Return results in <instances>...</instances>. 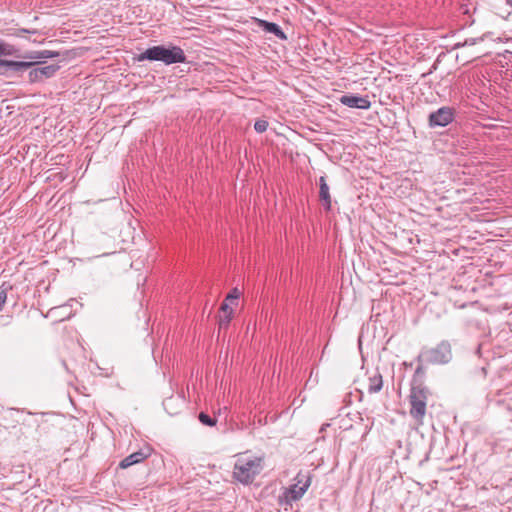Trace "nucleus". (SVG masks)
<instances>
[{
    "label": "nucleus",
    "instance_id": "nucleus-18",
    "mask_svg": "<svg viewBox=\"0 0 512 512\" xmlns=\"http://www.w3.org/2000/svg\"><path fill=\"white\" fill-rule=\"evenodd\" d=\"M199 421L206 426H215L217 423L216 418L210 417L208 414L201 412L198 416Z\"/></svg>",
    "mask_w": 512,
    "mask_h": 512
},
{
    "label": "nucleus",
    "instance_id": "nucleus-9",
    "mask_svg": "<svg viewBox=\"0 0 512 512\" xmlns=\"http://www.w3.org/2000/svg\"><path fill=\"white\" fill-rule=\"evenodd\" d=\"M339 101L341 104L350 108L367 109L370 106V101L367 98L352 94L342 95Z\"/></svg>",
    "mask_w": 512,
    "mask_h": 512
},
{
    "label": "nucleus",
    "instance_id": "nucleus-14",
    "mask_svg": "<svg viewBox=\"0 0 512 512\" xmlns=\"http://www.w3.org/2000/svg\"><path fill=\"white\" fill-rule=\"evenodd\" d=\"M261 26L263 27L264 31L268 33L274 34L276 37H278L281 40H285L287 38L286 34L282 31L280 26L273 22H268L265 20H261Z\"/></svg>",
    "mask_w": 512,
    "mask_h": 512
},
{
    "label": "nucleus",
    "instance_id": "nucleus-4",
    "mask_svg": "<svg viewBox=\"0 0 512 512\" xmlns=\"http://www.w3.org/2000/svg\"><path fill=\"white\" fill-rule=\"evenodd\" d=\"M451 358V345L445 340L434 348H424L419 355L420 361L432 364H446Z\"/></svg>",
    "mask_w": 512,
    "mask_h": 512
},
{
    "label": "nucleus",
    "instance_id": "nucleus-12",
    "mask_svg": "<svg viewBox=\"0 0 512 512\" xmlns=\"http://www.w3.org/2000/svg\"><path fill=\"white\" fill-rule=\"evenodd\" d=\"M319 200L326 211L331 210V195L325 176L319 178Z\"/></svg>",
    "mask_w": 512,
    "mask_h": 512
},
{
    "label": "nucleus",
    "instance_id": "nucleus-8",
    "mask_svg": "<svg viewBox=\"0 0 512 512\" xmlns=\"http://www.w3.org/2000/svg\"><path fill=\"white\" fill-rule=\"evenodd\" d=\"M59 68L60 66L57 64L33 68L28 73V80L30 83L42 82L45 79L53 77Z\"/></svg>",
    "mask_w": 512,
    "mask_h": 512
},
{
    "label": "nucleus",
    "instance_id": "nucleus-2",
    "mask_svg": "<svg viewBox=\"0 0 512 512\" xmlns=\"http://www.w3.org/2000/svg\"><path fill=\"white\" fill-rule=\"evenodd\" d=\"M138 62H142L145 60L149 61H161L166 65H171L175 63H184L186 62V55L184 50L179 46H153L146 49L144 52L135 56L134 58Z\"/></svg>",
    "mask_w": 512,
    "mask_h": 512
},
{
    "label": "nucleus",
    "instance_id": "nucleus-11",
    "mask_svg": "<svg viewBox=\"0 0 512 512\" xmlns=\"http://www.w3.org/2000/svg\"><path fill=\"white\" fill-rule=\"evenodd\" d=\"M234 311L230 303L222 302L218 316L219 329H227L233 317Z\"/></svg>",
    "mask_w": 512,
    "mask_h": 512
},
{
    "label": "nucleus",
    "instance_id": "nucleus-6",
    "mask_svg": "<svg viewBox=\"0 0 512 512\" xmlns=\"http://www.w3.org/2000/svg\"><path fill=\"white\" fill-rule=\"evenodd\" d=\"M309 486V481L303 479L302 486L292 484L288 488H285L282 494L278 497L279 505L291 506L293 502H296L303 497Z\"/></svg>",
    "mask_w": 512,
    "mask_h": 512
},
{
    "label": "nucleus",
    "instance_id": "nucleus-23",
    "mask_svg": "<svg viewBox=\"0 0 512 512\" xmlns=\"http://www.w3.org/2000/svg\"><path fill=\"white\" fill-rule=\"evenodd\" d=\"M7 291H8V288L5 287L4 285H2L0 287V311L2 310L4 304L6 303Z\"/></svg>",
    "mask_w": 512,
    "mask_h": 512
},
{
    "label": "nucleus",
    "instance_id": "nucleus-20",
    "mask_svg": "<svg viewBox=\"0 0 512 512\" xmlns=\"http://www.w3.org/2000/svg\"><path fill=\"white\" fill-rule=\"evenodd\" d=\"M268 126V121L264 119H258L254 124V129L257 133H263L267 130Z\"/></svg>",
    "mask_w": 512,
    "mask_h": 512
},
{
    "label": "nucleus",
    "instance_id": "nucleus-3",
    "mask_svg": "<svg viewBox=\"0 0 512 512\" xmlns=\"http://www.w3.org/2000/svg\"><path fill=\"white\" fill-rule=\"evenodd\" d=\"M59 56V52L51 51V50H40V51H30L23 55V58L26 61H12V60H4L0 62V68H5L2 74L7 73L8 71L14 73L23 72L34 65L41 62L42 59H50L56 58Z\"/></svg>",
    "mask_w": 512,
    "mask_h": 512
},
{
    "label": "nucleus",
    "instance_id": "nucleus-22",
    "mask_svg": "<svg viewBox=\"0 0 512 512\" xmlns=\"http://www.w3.org/2000/svg\"><path fill=\"white\" fill-rule=\"evenodd\" d=\"M303 479L305 480H308L309 483L311 484V478L308 474H305V473H302V472H299L296 477L294 478V481H295V485H299V486H302V483H303Z\"/></svg>",
    "mask_w": 512,
    "mask_h": 512
},
{
    "label": "nucleus",
    "instance_id": "nucleus-16",
    "mask_svg": "<svg viewBox=\"0 0 512 512\" xmlns=\"http://www.w3.org/2000/svg\"><path fill=\"white\" fill-rule=\"evenodd\" d=\"M382 385H383V379H382L381 374L378 373V374L374 375L373 377L369 378L368 391L370 393L378 392L381 390Z\"/></svg>",
    "mask_w": 512,
    "mask_h": 512
},
{
    "label": "nucleus",
    "instance_id": "nucleus-21",
    "mask_svg": "<svg viewBox=\"0 0 512 512\" xmlns=\"http://www.w3.org/2000/svg\"><path fill=\"white\" fill-rule=\"evenodd\" d=\"M480 41H483V37H479V38H468L466 39L463 43H456L454 45V48H460V47H463V46H472V45H475L476 43L480 42Z\"/></svg>",
    "mask_w": 512,
    "mask_h": 512
},
{
    "label": "nucleus",
    "instance_id": "nucleus-25",
    "mask_svg": "<svg viewBox=\"0 0 512 512\" xmlns=\"http://www.w3.org/2000/svg\"><path fill=\"white\" fill-rule=\"evenodd\" d=\"M507 4H509L510 6H512V0H506Z\"/></svg>",
    "mask_w": 512,
    "mask_h": 512
},
{
    "label": "nucleus",
    "instance_id": "nucleus-15",
    "mask_svg": "<svg viewBox=\"0 0 512 512\" xmlns=\"http://www.w3.org/2000/svg\"><path fill=\"white\" fill-rule=\"evenodd\" d=\"M371 321L374 324V327L376 328L377 324L382 326V320H381V301L380 300H374L372 304V314H371Z\"/></svg>",
    "mask_w": 512,
    "mask_h": 512
},
{
    "label": "nucleus",
    "instance_id": "nucleus-10",
    "mask_svg": "<svg viewBox=\"0 0 512 512\" xmlns=\"http://www.w3.org/2000/svg\"><path fill=\"white\" fill-rule=\"evenodd\" d=\"M185 405V399L181 395H172L163 401V407L169 415H177Z\"/></svg>",
    "mask_w": 512,
    "mask_h": 512
},
{
    "label": "nucleus",
    "instance_id": "nucleus-5",
    "mask_svg": "<svg viewBox=\"0 0 512 512\" xmlns=\"http://www.w3.org/2000/svg\"><path fill=\"white\" fill-rule=\"evenodd\" d=\"M410 414L418 422H422V419L426 413V395L423 389L412 388L410 393Z\"/></svg>",
    "mask_w": 512,
    "mask_h": 512
},
{
    "label": "nucleus",
    "instance_id": "nucleus-13",
    "mask_svg": "<svg viewBox=\"0 0 512 512\" xmlns=\"http://www.w3.org/2000/svg\"><path fill=\"white\" fill-rule=\"evenodd\" d=\"M149 455V452L139 450L126 456L123 460H121V462L119 463V467L121 469H126L134 464H138L144 461Z\"/></svg>",
    "mask_w": 512,
    "mask_h": 512
},
{
    "label": "nucleus",
    "instance_id": "nucleus-1",
    "mask_svg": "<svg viewBox=\"0 0 512 512\" xmlns=\"http://www.w3.org/2000/svg\"><path fill=\"white\" fill-rule=\"evenodd\" d=\"M264 459L262 457L242 454L235 461L233 478L243 484H251L263 470Z\"/></svg>",
    "mask_w": 512,
    "mask_h": 512
},
{
    "label": "nucleus",
    "instance_id": "nucleus-17",
    "mask_svg": "<svg viewBox=\"0 0 512 512\" xmlns=\"http://www.w3.org/2000/svg\"><path fill=\"white\" fill-rule=\"evenodd\" d=\"M17 49L8 43H5L0 40V57L2 56H14L16 55ZM5 59L0 58V62L4 61Z\"/></svg>",
    "mask_w": 512,
    "mask_h": 512
},
{
    "label": "nucleus",
    "instance_id": "nucleus-19",
    "mask_svg": "<svg viewBox=\"0 0 512 512\" xmlns=\"http://www.w3.org/2000/svg\"><path fill=\"white\" fill-rule=\"evenodd\" d=\"M240 297V291L237 288H233L228 295L225 297L224 302L234 304Z\"/></svg>",
    "mask_w": 512,
    "mask_h": 512
},
{
    "label": "nucleus",
    "instance_id": "nucleus-7",
    "mask_svg": "<svg viewBox=\"0 0 512 512\" xmlns=\"http://www.w3.org/2000/svg\"><path fill=\"white\" fill-rule=\"evenodd\" d=\"M455 118V109L448 106H443L438 110L431 112L428 116V125L430 128L446 127Z\"/></svg>",
    "mask_w": 512,
    "mask_h": 512
},
{
    "label": "nucleus",
    "instance_id": "nucleus-24",
    "mask_svg": "<svg viewBox=\"0 0 512 512\" xmlns=\"http://www.w3.org/2000/svg\"><path fill=\"white\" fill-rule=\"evenodd\" d=\"M37 31L35 29L33 30H29V29H18V33L17 35H19L20 33H28V34H35Z\"/></svg>",
    "mask_w": 512,
    "mask_h": 512
}]
</instances>
